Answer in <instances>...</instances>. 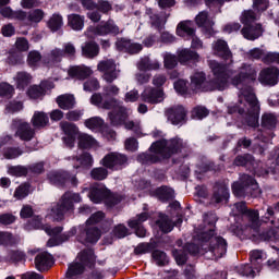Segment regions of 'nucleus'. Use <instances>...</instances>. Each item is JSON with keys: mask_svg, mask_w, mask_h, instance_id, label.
<instances>
[{"mask_svg": "<svg viewBox=\"0 0 279 279\" xmlns=\"http://www.w3.org/2000/svg\"><path fill=\"white\" fill-rule=\"evenodd\" d=\"M194 35H195V27L193 25V22L186 20L178 24L177 36H181V38H184V36H194Z\"/></svg>", "mask_w": 279, "mask_h": 279, "instance_id": "29", "label": "nucleus"}, {"mask_svg": "<svg viewBox=\"0 0 279 279\" xmlns=\"http://www.w3.org/2000/svg\"><path fill=\"white\" fill-rule=\"evenodd\" d=\"M208 64L214 74V80L207 82L204 72H194L191 75L190 83L192 90H226L228 88V80L232 77L234 71L227 70L226 65H221L217 60H210Z\"/></svg>", "mask_w": 279, "mask_h": 279, "instance_id": "1", "label": "nucleus"}, {"mask_svg": "<svg viewBox=\"0 0 279 279\" xmlns=\"http://www.w3.org/2000/svg\"><path fill=\"white\" fill-rule=\"evenodd\" d=\"M60 128L66 135V137L63 140L64 143L68 145V147H73L75 145V137L80 135V130L75 124L70 122H61Z\"/></svg>", "mask_w": 279, "mask_h": 279, "instance_id": "18", "label": "nucleus"}, {"mask_svg": "<svg viewBox=\"0 0 279 279\" xmlns=\"http://www.w3.org/2000/svg\"><path fill=\"white\" fill-rule=\"evenodd\" d=\"M186 147V142H184L180 137H174L169 141L160 140L155 142L150 146L151 154H142L140 158L145 162L150 165H155L156 162H160L165 158H171L173 154H178V151H182Z\"/></svg>", "mask_w": 279, "mask_h": 279, "instance_id": "3", "label": "nucleus"}, {"mask_svg": "<svg viewBox=\"0 0 279 279\" xmlns=\"http://www.w3.org/2000/svg\"><path fill=\"white\" fill-rule=\"evenodd\" d=\"M32 226L37 229L41 228L49 236H58V234L62 232V227L51 228L50 226H43V219L40 217L35 218V220L32 222Z\"/></svg>", "mask_w": 279, "mask_h": 279, "instance_id": "35", "label": "nucleus"}, {"mask_svg": "<svg viewBox=\"0 0 279 279\" xmlns=\"http://www.w3.org/2000/svg\"><path fill=\"white\" fill-rule=\"evenodd\" d=\"M17 88H25L32 82V75L27 72H19L15 76Z\"/></svg>", "mask_w": 279, "mask_h": 279, "instance_id": "47", "label": "nucleus"}, {"mask_svg": "<svg viewBox=\"0 0 279 279\" xmlns=\"http://www.w3.org/2000/svg\"><path fill=\"white\" fill-rule=\"evenodd\" d=\"M77 141L80 149H90V147L97 145V141L86 133H78Z\"/></svg>", "mask_w": 279, "mask_h": 279, "instance_id": "40", "label": "nucleus"}, {"mask_svg": "<svg viewBox=\"0 0 279 279\" xmlns=\"http://www.w3.org/2000/svg\"><path fill=\"white\" fill-rule=\"evenodd\" d=\"M63 57L64 51H62V49L60 48H54L44 58V64H47L48 66H53V64L62 62Z\"/></svg>", "mask_w": 279, "mask_h": 279, "instance_id": "28", "label": "nucleus"}, {"mask_svg": "<svg viewBox=\"0 0 279 279\" xmlns=\"http://www.w3.org/2000/svg\"><path fill=\"white\" fill-rule=\"evenodd\" d=\"M163 66L165 69H170V70L175 69V66H178V57L169 52H166L163 54Z\"/></svg>", "mask_w": 279, "mask_h": 279, "instance_id": "52", "label": "nucleus"}, {"mask_svg": "<svg viewBox=\"0 0 279 279\" xmlns=\"http://www.w3.org/2000/svg\"><path fill=\"white\" fill-rule=\"evenodd\" d=\"M252 160H254V157L250 154L240 155L234 159V165L245 167V165H252Z\"/></svg>", "mask_w": 279, "mask_h": 279, "instance_id": "57", "label": "nucleus"}, {"mask_svg": "<svg viewBox=\"0 0 279 279\" xmlns=\"http://www.w3.org/2000/svg\"><path fill=\"white\" fill-rule=\"evenodd\" d=\"M35 267L38 271H49L53 267V256L47 252L38 253L35 257Z\"/></svg>", "mask_w": 279, "mask_h": 279, "instance_id": "24", "label": "nucleus"}, {"mask_svg": "<svg viewBox=\"0 0 279 279\" xmlns=\"http://www.w3.org/2000/svg\"><path fill=\"white\" fill-rule=\"evenodd\" d=\"M230 197V192H228V185L225 183H217L214 187V195L211 202L216 204H221L222 202H228Z\"/></svg>", "mask_w": 279, "mask_h": 279, "instance_id": "27", "label": "nucleus"}, {"mask_svg": "<svg viewBox=\"0 0 279 279\" xmlns=\"http://www.w3.org/2000/svg\"><path fill=\"white\" fill-rule=\"evenodd\" d=\"M154 250V244L151 243H140L135 248H134V254L140 256L141 254H149L150 251Z\"/></svg>", "mask_w": 279, "mask_h": 279, "instance_id": "60", "label": "nucleus"}, {"mask_svg": "<svg viewBox=\"0 0 279 279\" xmlns=\"http://www.w3.org/2000/svg\"><path fill=\"white\" fill-rule=\"evenodd\" d=\"M19 243V239L13 236L12 233L8 231H0V246L9 247L11 245H16Z\"/></svg>", "mask_w": 279, "mask_h": 279, "instance_id": "44", "label": "nucleus"}, {"mask_svg": "<svg viewBox=\"0 0 279 279\" xmlns=\"http://www.w3.org/2000/svg\"><path fill=\"white\" fill-rule=\"evenodd\" d=\"M209 114L208 109L206 107H196L192 111V117L194 119H205V117Z\"/></svg>", "mask_w": 279, "mask_h": 279, "instance_id": "64", "label": "nucleus"}, {"mask_svg": "<svg viewBox=\"0 0 279 279\" xmlns=\"http://www.w3.org/2000/svg\"><path fill=\"white\" fill-rule=\"evenodd\" d=\"M74 169H80V167H93V156L88 153H84L80 157H72Z\"/></svg>", "mask_w": 279, "mask_h": 279, "instance_id": "37", "label": "nucleus"}, {"mask_svg": "<svg viewBox=\"0 0 279 279\" xmlns=\"http://www.w3.org/2000/svg\"><path fill=\"white\" fill-rule=\"evenodd\" d=\"M234 207L238 210V213L244 215V217L248 219L251 228H253V230H258V228H260V217L258 210L247 209V205H245L244 202L235 203Z\"/></svg>", "mask_w": 279, "mask_h": 279, "instance_id": "13", "label": "nucleus"}, {"mask_svg": "<svg viewBox=\"0 0 279 279\" xmlns=\"http://www.w3.org/2000/svg\"><path fill=\"white\" fill-rule=\"evenodd\" d=\"M45 19V11H43L41 9H35V10H31L27 13V21L28 23L32 24H38L40 23V21H43Z\"/></svg>", "mask_w": 279, "mask_h": 279, "instance_id": "45", "label": "nucleus"}, {"mask_svg": "<svg viewBox=\"0 0 279 279\" xmlns=\"http://www.w3.org/2000/svg\"><path fill=\"white\" fill-rule=\"evenodd\" d=\"M112 108L111 112H109V119L111 121V125H123L125 120L128 119V111L125 107H123V102L111 99Z\"/></svg>", "mask_w": 279, "mask_h": 279, "instance_id": "12", "label": "nucleus"}, {"mask_svg": "<svg viewBox=\"0 0 279 279\" xmlns=\"http://www.w3.org/2000/svg\"><path fill=\"white\" fill-rule=\"evenodd\" d=\"M242 114L248 128H258V113L260 112V105L256 94L250 88L248 90L242 89L239 96V106H229L228 113Z\"/></svg>", "mask_w": 279, "mask_h": 279, "instance_id": "2", "label": "nucleus"}, {"mask_svg": "<svg viewBox=\"0 0 279 279\" xmlns=\"http://www.w3.org/2000/svg\"><path fill=\"white\" fill-rule=\"evenodd\" d=\"M158 199L161 202H167L168 199H172L173 190L171 187L161 186L156 191Z\"/></svg>", "mask_w": 279, "mask_h": 279, "instance_id": "50", "label": "nucleus"}, {"mask_svg": "<svg viewBox=\"0 0 279 279\" xmlns=\"http://www.w3.org/2000/svg\"><path fill=\"white\" fill-rule=\"evenodd\" d=\"M69 77H72V80H80L81 82H84V80H87V77H90L93 75V69L81 64V65H72L68 70Z\"/></svg>", "mask_w": 279, "mask_h": 279, "instance_id": "22", "label": "nucleus"}, {"mask_svg": "<svg viewBox=\"0 0 279 279\" xmlns=\"http://www.w3.org/2000/svg\"><path fill=\"white\" fill-rule=\"evenodd\" d=\"M138 71H159L160 70V61L151 60L148 57L141 59L137 64Z\"/></svg>", "mask_w": 279, "mask_h": 279, "instance_id": "33", "label": "nucleus"}, {"mask_svg": "<svg viewBox=\"0 0 279 279\" xmlns=\"http://www.w3.org/2000/svg\"><path fill=\"white\" fill-rule=\"evenodd\" d=\"M57 104L62 110H71L75 107V96L71 94L61 95L57 98Z\"/></svg>", "mask_w": 279, "mask_h": 279, "instance_id": "38", "label": "nucleus"}, {"mask_svg": "<svg viewBox=\"0 0 279 279\" xmlns=\"http://www.w3.org/2000/svg\"><path fill=\"white\" fill-rule=\"evenodd\" d=\"M116 46L119 51H125L126 53H131L132 56H134V53H141V51H143V45L125 38L118 39Z\"/></svg>", "mask_w": 279, "mask_h": 279, "instance_id": "23", "label": "nucleus"}, {"mask_svg": "<svg viewBox=\"0 0 279 279\" xmlns=\"http://www.w3.org/2000/svg\"><path fill=\"white\" fill-rule=\"evenodd\" d=\"M68 25L71 27V29H74V32H82V29H84V15H68Z\"/></svg>", "mask_w": 279, "mask_h": 279, "instance_id": "39", "label": "nucleus"}, {"mask_svg": "<svg viewBox=\"0 0 279 279\" xmlns=\"http://www.w3.org/2000/svg\"><path fill=\"white\" fill-rule=\"evenodd\" d=\"M90 178L93 180H106V178H108V168H104V167H98V168H94L90 171Z\"/></svg>", "mask_w": 279, "mask_h": 279, "instance_id": "51", "label": "nucleus"}, {"mask_svg": "<svg viewBox=\"0 0 279 279\" xmlns=\"http://www.w3.org/2000/svg\"><path fill=\"white\" fill-rule=\"evenodd\" d=\"M83 240L80 239L81 243H97L101 238V231L97 227H87Z\"/></svg>", "mask_w": 279, "mask_h": 279, "instance_id": "32", "label": "nucleus"}, {"mask_svg": "<svg viewBox=\"0 0 279 279\" xmlns=\"http://www.w3.org/2000/svg\"><path fill=\"white\" fill-rule=\"evenodd\" d=\"M240 21L244 26L250 25L251 23H254V21H257L256 13L252 10H246L241 14Z\"/></svg>", "mask_w": 279, "mask_h": 279, "instance_id": "53", "label": "nucleus"}, {"mask_svg": "<svg viewBox=\"0 0 279 279\" xmlns=\"http://www.w3.org/2000/svg\"><path fill=\"white\" fill-rule=\"evenodd\" d=\"M101 86L99 85V81L95 77L87 80L84 83V90L87 93H93L95 90H99Z\"/></svg>", "mask_w": 279, "mask_h": 279, "instance_id": "58", "label": "nucleus"}, {"mask_svg": "<svg viewBox=\"0 0 279 279\" xmlns=\"http://www.w3.org/2000/svg\"><path fill=\"white\" fill-rule=\"evenodd\" d=\"M108 34H112L113 36H117L119 34H121V29L119 28V26H117V24H114V21L109 20L104 24H99L97 26H90L87 32L86 35L89 38H93L94 36H108Z\"/></svg>", "mask_w": 279, "mask_h": 279, "instance_id": "10", "label": "nucleus"}, {"mask_svg": "<svg viewBox=\"0 0 279 279\" xmlns=\"http://www.w3.org/2000/svg\"><path fill=\"white\" fill-rule=\"evenodd\" d=\"M29 193V185H27V183L20 185L15 192H14V197H16V199H24V197H27Z\"/></svg>", "mask_w": 279, "mask_h": 279, "instance_id": "62", "label": "nucleus"}, {"mask_svg": "<svg viewBox=\"0 0 279 279\" xmlns=\"http://www.w3.org/2000/svg\"><path fill=\"white\" fill-rule=\"evenodd\" d=\"M80 202H82V196H80V194L66 192L61 197V201L52 207L50 215L56 221H62L64 215L73 210V204H80Z\"/></svg>", "mask_w": 279, "mask_h": 279, "instance_id": "5", "label": "nucleus"}, {"mask_svg": "<svg viewBox=\"0 0 279 279\" xmlns=\"http://www.w3.org/2000/svg\"><path fill=\"white\" fill-rule=\"evenodd\" d=\"M166 117L172 123V125L186 123V109L180 105H177L166 110Z\"/></svg>", "mask_w": 279, "mask_h": 279, "instance_id": "15", "label": "nucleus"}, {"mask_svg": "<svg viewBox=\"0 0 279 279\" xmlns=\"http://www.w3.org/2000/svg\"><path fill=\"white\" fill-rule=\"evenodd\" d=\"M97 71H99V73H102V80H105V82H107L108 84H112L114 80H118L119 73H121L117 69V62H114V60L112 59L101 60L97 64Z\"/></svg>", "mask_w": 279, "mask_h": 279, "instance_id": "9", "label": "nucleus"}, {"mask_svg": "<svg viewBox=\"0 0 279 279\" xmlns=\"http://www.w3.org/2000/svg\"><path fill=\"white\" fill-rule=\"evenodd\" d=\"M28 97L31 99H38L39 97H43L45 95V88L43 86L33 85L28 88Z\"/></svg>", "mask_w": 279, "mask_h": 279, "instance_id": "55", "label": "nucleus"}, {"mask_svg": "<svg viewBox=\"0 0 279 279\" xmlns=\"http://www.w3.org/2000/svg\"><path fill=\"white\" fill-rule=\"evenodd\" d=\"M153 258L156 262V265L159 267H165V265H169V257H167V253L162 251H154Z\"/></svg>", "mask_w": 279, "mask_h": 279, "instance_id": "48", "label": "nucleus"}, {"mask_svg": "<svg viewBox=\"0 0 279 279\" xmlns=\"http://www.w3.org/2000/svg\"><path fill=\"white\" fill-rule=\"evenodd\" d=\"M124 126L126 130H132L137 136H141V134H143L141 121L138 120L124 122Z\"/></svg>", "mask_w": 279, "mask_h": 279, "instance_id": "59", "label": "nucleus"}, {"mask_svg": "<svg viewBox=\"0 0 279 279\" xmlns=\"http://www.w3.org/2000/svg\"><path fill=\"white\" fill-rule=\"evenodd\" d=\"M168 16H169V14L166 15L165 17H161L158 14L150 15L151 27H155V29H158L160 32L162 29V27H165V25L167 24Z\"/></svg>", "mask_w": 279, "mask_h": 279, "instance_id": "46", "label": "nucleus"}, {"mask_svg": "<svg viewBox=\"0 0 279 279\" xmlns=\"http://www.w3.org/2000/svg\"><path fill=\"white\" fill-rule=\"evenodd\" d=\"M156 225L158 226L159 230H161V232H165L166 234L173 230V221L169 219V216L167 215L160 214L159 219L156 221Z\"/></svg>", "mask_w": 279, "mask_h": 279, "instance_id": "43", "label": "nucleus"}, {"mask_svg": "<svg viewBox=\"0 0 279 279\" xmlns=\"http://www.w3.org/2000/svg\"><path fill=\"white\" fill-rule=\"evenodd\" d=\"M64 23L62 22V15L53 14L48 21V27L51 32H58Z\"/></svg>", "mask_w": 279, "mask_h": 279, "instance_id": "49", "label": "nucleus"}, {"mask_svg": "<svg viewBox=\"0 0 279 279\" xmlns=\"http://www.w3.org/2000/svg\"><path fill=\"white\" fill-rule=\"evenodd\" d=\"M100 165L106 169L119 171V169H123L128 165V156L120 153H109L101 159Z\"/></svg>", "mask_w": 279, "mask_h": 279, "instance_id": "11", "label": "nucleus"}, {"mask_svg": "<svg viewBox=\"0 0 279 279\" xmlns=\"http://www.w3.org/2000/svg\"><path fill=\"white\" fill-rule=\"evenodd\" d=\"M196 25H198V27H203L204 31L206 32V34H208V36H213L215 34V22H213V20L208 19V12L206 11H202L196 15Z\"/></svg>", "mask_w": 279, "mask_h": 279, "instance_id": "25", "label": "nucleus"}, {"mask_svg": "<svg viewBox=\"0 0 279 279\" xmlns=\"http://www.w3.org/2000/svg\"><path fill=\"white\" fill-rule=\"evenodd\" d=\"M8 173H10V175H15L16 178H23V175H27V168L13 166L9 168Z\"/></svg>", "mask_w": 279, "mask_h": 279, "instance_id": "61", "label": "nucleus"}, {"mask_svg": "<svg viewBox=\"0 0 279 279\" xmlns=\"http://www.w3.org/2000/svg\"><path fill=\"white\" fill-rule=\"evenodd\" d=\"M88 197L94 204H105L109 207L117 206L119 202H121V197L119 195L110 193L108 189L104 185H94L90 187Z\"/></svg>", "mask_w": 279, "mask_h": 279, "instance_id": "6", "label": "nucleus"}, {"mask_svg": "<svg viewBox=\"0 0 279 279\" xmlns=\"http://www.w3.org/2000/svg\"><path fill=\"white\" fill-rule=\"evenodd\" d=\"M263 26L260 24L255 25H244L241 29V34L246 40H256V38H260L263 36Z\"/></svg>", "mask_w": 279, "mask_h": 279, "instance_id": "26", "label": "nucleus"}, {"mask_svg": "<svg viewBox=\"0 0 279 279\" xmlns=\"http://www.w3.org/2000/svg\"><path fill=\"white\" fill-rule=\"evenodd\" d=\"M43 60V54H40L38 51L33 50L27 56V64L28 66H37L38 62Z\"/></svg>", "mask_w": 279, "mask_h": 279, "instance_id": "56", "label": "nucleus"}, {"mask_svg": "<svg viewBox=\"0 0 279 279\" xmlns=\"http://www.w3.org/2000/svg\"><path fill=\"white\" fill-rule=\"evenodd\" d=\"M85 125L86 128H88V130H99V128L104 126V120L99 117H94V118L87 119L85 121Z\"/></svg>", "mask_w": 279, "mask_h": 279, "instance_id": "54", "label": "nucleus"}, {"mask_svg": "<svg viewBox=\"0 0 279 279\" xmlns=\"http://www.w3.org/2000/svg\"><path fill=\"white\" fill-rule=\"evenodd\" d=\"M90 104H93V106H97L98 108H102L104 110H111L113 102L112 99L104 101V96H101L99 93H95L90 97Z\"/></svg>", "mask_w": 279, "mask_h": 279, "instance_id": "42", "label": "nucleus"}, {"mask_svg": "<svg viewBox=\"0 0 279 279\" xmlns=\"http://www.w3.org/2000/svg\"><path fill=\"white\" fill-rule=\"evenodd\" d=\"M260 125L264 130H276L278 117L274 113L266 112L262 116Z\"/></svg>", "mask_w": 279, "mask_h": 279, "instance_id": "36", "label": "nucleus"}, {"mask_svg": "<svg viewBox=\"0 0 279 279\" xmlns=\"http://www.w3.org/2000/svg\"><path fill=\"white\" fill-rule=\"evenodd\" d=\"M241 182L242 183L235 182L232 185V192L234 195H236V197H239V195H242L243 186H253V189L257 191L258 194H260V190H258V183L251 175L243 174L241 177Z\"/></svg>", "mask_w": 279, "mask_h": 279, "instance_id": "20", "label": "nucleus"}, {"mask_svg": "<svg viewBox=\"0 0 279 279\" xmlns=\"http://www.w3.org/2000/svg\"><path fill=\"white\" fill-rule=\"evenodd\" d=\"M178 60L181 64L197 62L199 60V54L191 49H182L178 51Z\"/></svg>", "mask_w": 279, "mask_h": 279, "instance_id": "30", "label": "nucleus"}, {"mask_svg": "<svg viewBox=\"0 0 279 279\" xmlns=\"http://www.w3.org/2000/svg\"><path fill=\"white\" fill-rule=\"evenodd\" d=\"M213 51L214 54L217 56V58H220L225 62L220 63L222 66H226L228 71H232V69H229L228 66H232L234 64V54L232 53V50H230V46H228V41L223 39H218L213 44Z\"/></svg>", "mask_w": 279, "mask_h": 279, "instance_id": "8", "label": "nucleus"}, {"mask_svg": "<svg viewBox=\"0 0 279 279\" xmlns=\"http://www.w3.org/2000/svg\"><path fill=\"white\" fill-rule=\"evenodd\" d=\"M245 80H250L251 82H256V69H254L252 65H247V64L242 65L240 73L233 76L231 82L233 86H240V84H243Z\"/></svg>", "mask_w": 279, "mask_h": 279, "instance_id": "17", "label": "nucleus"}, {"mask_svg": "<svg viewBox=\"0 0 279 279\" xmlns=\"http://www.w3.org/2000/svg\"><path fill=\"white\" fill-rule=\"evenodd\" d=\"M141 99L145 104H162L165 101V92L161 88L147 86L141 94Z\"/></svg>", "mask_w": 279, "mask_h": 279, "instance_id": "14", "label": "nucleus"}, {"mask_svg": "<svg viewBox=\"0 0 279 279\" xmlns=\"http://www.w3.org/2000/svg\"><path fill=\"white\" fill-rule=\"evenodd\" d=\"M82 54L84 58H97V56H99V45L95 41L86 43L85 46L82 47Z\"/></svg>", "mask_w": 279, "mask_h": 279, "instance_id": "41", "label": "nucleus"}, {"mask_svg": "<svg viewBox=\"0 0 279 279\" xmlns=\"http://www.w3.org/2000/svg\"><path fill=\"white\" fill-rule=\"evenodd\" d=\"M22 154H23V150H21L19 148H7L3 151V156L8 160H12L14 158H19V156H21Z\"/></svg>", "mask_w": 279, "mask_h": 279, "instance_id": "63", "label": "nucleus"}, {"mask_svg": "<svg viewBox=\"0 0 279 279\" xmlns=\"http://www.w3.org/2000/svg\"><path fill=\"white\" fill-rule=\"evenodd\" d=\"M68 179L69 172L65 171H51L48 174L49 182H51V184H56L57 186H64Z\"/></svg>", "mask_w": 279, "mask_h": 279, "instance_id": "34", "label": "nucleus"}, {"mask_svg": "<svg viewBox=\"0 0 279 279\" xmlns=\"http://www.w3.org/2000/svg\"><path fill=\"white\" fill-rule=\"evenodd\" d=\"M147 219H149V214L142 213L129 221V228L135 230L136 236H140L141 239L147 235V230L142 226Z\"/></svg>", "mask_w": 279, "mask_h": 279, "instance_id": "19", "label": "nucleus"}, {"mask_svg": "<svg viewBox=\"0 0 279 279\" xmlns=\"http://www.w3.org/2000/svg\"><path fill=\"white\" fill-rule=\"evenodd\" d=\"M199 241L206 243L210 241L209 250L214 256L221 258L228 252V243L221 236H215V230L210 229L208 232H203L198 235Z\"/></svg>", "mask_w": 279, "mask_h": 279, "instance_id": "7", "label": "nucleus"}, {"mask_svg": "<svg viewBox=\"0 0 279 279\" xmlns=\"http://www.w3.org/2000/svg\"><path fill=\"white\" fill-rule=\"evenodd\" d=\"M97 263L95 251L93 248H86L77 254L75 260L69 266L66 271V278H75V276H82L87 269H93Z\"/></svg>", "mask_w": 279, "mask_h": 279, "instance_id": "4", "label": "nucleus"}, {"mask_svg": "<svg viewBox=\"0 0 279 279\" xmlns=\"http://www.w3.org/2000/svg\"><path fill=\"white\" fill-rule=\"evenodd\" d=\"M279 70L277 68H267L260 71L258 81L266 86H276L278 84Z\"/></svg>", "mask_w": 279, "mask_h": 279, "instance_id": "21", "label": "nucleus"}, {"mask_svg": "<svg viewBox=\"0 0 279 279\" xmlns=\"http://www.w3.org/2000/svg\"><path fill=\"white\" fill-rule=\"evenodd\" d=\"M14 125L17 128L15 136L20 137V141L29 142L32 138H34L36 131L29 123L23 120H15Z\"/></svg>", "mask_w": 279, "mask_h": 279, "instance_id": "16", "label": "nucleus"}, {"mask_svg": "<svg viewBox=\"0 0 279 279\" xmlns=\"http://www.w3.org/2000/svg\"><path fill=\"white\" fill-rule=\"evenodd\" d=\"M31 123L37 130L47 128V125H49V116H47V113H45L44 111H35L31 120Z\"/></svg>", "mask_w": 279, "mask_h": 279, "instance_id": "31", "label": "nucleus"}]
</instances>
